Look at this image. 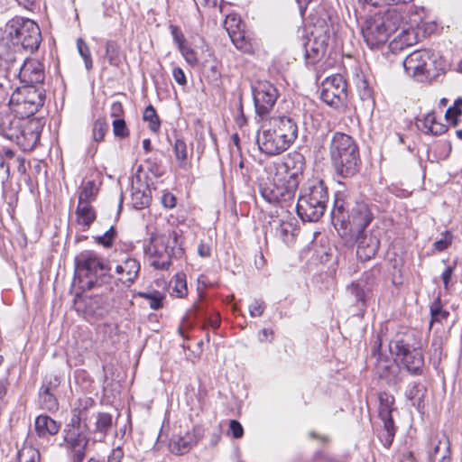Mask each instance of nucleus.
Instances as JSON below:
<instances>
[{"label":"nucleus","instance_id":"nucleus-55","mask_svg":"<svg viewBox=\"0 0 462 462\" xmlns=\"http://www.w3.org/2000/svg\"><path fill=\"white\" fill-rule=\"evenodd\" d=\"M416 28L418 32H420L422 33L423 37H426L434 33L438 28V25L433 21L421 19L420 23H417Z\"/></svg>","mask_w":462,"mask_h":462},{"label":"nucleus","instance_id":"nucleus-41","mask_svg":"<svg viewBox=\"0 0 462 462\" xmlns=\"http://www.w3.org/2000/svg\"><path fill=\"white\" fill-rule=\"evenodd\" d=\"M440 298V295L437 296V298L430 304V325H432L433 322H441L442 320L447 319L449 316V312L443 309V304Z\"/></svg>","mask_w":462,"mask_h":462},{"label":"nucleus","instance_id":"nucleus-38","mask_svg":"<svg viewBox=\"0 0 462 462\" xmlns=\"http://www.w3.org/2000/svg\"><path fill=\"white\" fill-rule=\"evenodd\" d=\"M245 27V23L236 14H229L226 16L224 28L227 32L229 38H232L236 33L243 32Z\"/></svg>","mask_w":462,"mask_h":462},{"label":"nucleus","instance_id":"nucleus-35","mask_svg":"<svg viewBox=\"0 0 462 462\" xmlns=\"http://www.w3.org/2000/svg\"><path fill=\"white\" fill-rule=\"evenodd\" d=\"M152 201L150 190L148 189H141L139 188L133 189L131 194V202L136 209H142L149 207Z\"/></svg>","mask_w":462,"mask_h":462},{"label":"nucleus","instance_id":"nucleus-52","mask_svg":"<svg viewBox=\"0 0 462 462\" xmlns=\"http://www.w3.org/2000/svg\"><path fill=\"white\" fill-rule=\"evenodd\" d=\"M454 236L451 231L446 230L441 234V238L436 240L433 247L437 252H443L448 249L453 242Z\"/></svg>","mask_w":462,"mask_h":462},{"label":"nucleus","instance_id":"nucleus-47","mask_svg":"<svg viewBox=\"0 0 462 462\" xmlns=\"http://www.w3.org/2000/svg\"><path fill=\"white\" fill-rule=\"evenodd\" d=\"M462 115V98L455 100L453 106H449L445 112V117L453 126L458 124V118Z\"/></svg>","mask_w":462,"mask_h":462},{"label":"nucleus","instance_id":"nucleus-19","mask_svg":"<svg viewBox=\"0 0 462 462\" xmlns=\"http://www.w3.org/2000/svg\"><path fill=\"white\" fill-rule=\"evenodd\" d=\"M140 268V263L133 257H127L117 263L115 268L116 285L131 287L138 277Z\"/></svg>","mask_w":462,"mask_h":462},{"label":"nucleus","instance_id":"nucleus-51","mask_svg":"<svg viewBox=\"0 0 462 462\" xmlns=\"http://www.w3.org/2000/svg\"><path fill=\"white\" fill-rule=\"evenodd\" d=\"M113 134L116 137L125 139L130 135V131L124 118L114 119L112 122Z\"/></svg>","mask_w":462,"mask_h":462},{"label":"nucleus","instance_id":"nucleus-20","mask_svg":"<svg viewBox=\"0 0 462 462\" xmlns=\"http://www.w3.org/2000/svg\"><path fill=\"white\" fill-rule=\"evenodd\" d=\"M60 384L57 376L45 377L39 391V404L42 409L53 412L59 409V402L55 391Z\"/></svg>","mask_w":462,"mask_h":462},{"label":"nucleus","instance_id":"nucleus-25","mask_svg":"<svg viewBox=\"0 0 462 462\" xmlns=\"http://www.w3.org/2000/svg\"><path fill=\"white\" fill-rule=\"evenodd\" d=\"M24 118L15 116L12 112L0 113V134L15 143L18 130Z\"/></svg>","mask_w":462,"mask_h":462},{"label":"nucleus","instance_id":"nucleus-49","mask_svg":"<svg viewBox=\"0 0 462 462\" xmlns=\"http://www.w3.org/2000/svg\"><path fill=\"white\" fill-rule=\"evenodd\" d=\"M40 453L32 446H25L18 452V462H39Z\"/></svg>","mask_w":462,"mask_h":462},{"label":"nucleus","instance_id":"nucleus-60","mask_svg":"<svg viewBox=\"0 0 462 462\" xmlns=\"http://www.w3.org/2000/svg\"><path fill=\"white\" fill-rule=\"evenodd\" d=\"M210 56L213 58V60L208 67L210 74L208 75V77H210L213 80H218L221 78V64L218 60H217L214 54H210Z\"/></svg>","mask_w":462,"mask_h":462},{"label":"nucleus","instance_id":"nucleus-3","mask_svg":"<svg viewBox=\"0 0 462 462\" xmlns=\"http://www.w3.org/2000/svg\"><path fill=\"white\" fill-rule=\"evenodd\" d=\"M301 171L291 166L289 159L274 162L270 167L269 181L262 189L263 198L281 208H291L300 184Z\"/></svg>","mask_w":462,"mask_h":462},{"label":"nucleus","instance_id":"nucleus-33","mask_svg":"<svg viewBox=\"0 0 462 462\" xmlns=\"http://www.w3.org/2000/svg\"><path fill=\"white\" fill-rule=\"evenodd\" d=\"M194 443L195 439L193 434L187 433L183 437H179L176 439H172L170 443V448L172 453L182 455L187 453Z\"/></svg>","mask_w":462,"mask_h":462},{"label":"nucleus","instance_id":"nucleus-31","mask_svg":"<svg viewBox=\"0 0 462 462\" xmlns=\"http://www.w3.org/2000/svg\"><path fill=\"white\" fill-rule=\"evenodd\" d=\"M379 408L378 415L383 422L393 421V411L395 410L393 407L394 397L385 392L380 393L378 396Z\"/></svg>","mask_w":462,"mask_h":462},{"label":"nucleus","instance_id":"nucleus-58","mask_svg":"<svg viewBox=\"0 0 462 462\" xmlns=\"http://www.w3.org/2000/svg\"><path fill=\"white\" fill-rule=\"evenodd\" d=\"M161 202L165 208L171 209L176 207L177 198L173 193L163 190Z\"/></svg>","mask_w":462,"mask_h":462},{"label":"nucleus","instance_id":"nucleus-18","mask_svg":"<svg viewBox=\"0 0 462 462\" xmlns=\"http://www.w3.org/2000/svg\"><path fill=\"white\" fill-rule=\"evenodd\" d=\"M375 373L386 381L389 385H397L403 381L404 374L394 360L382 357L379 355L375 365Z\"/></svg>","mask_w":462,"mask_h":462},{"label":"nucleus","instance_id":"nucleus-32","mask_svg":"<svg viewBox=\"0 0 462 462\" xmlns=\"http://www.w3.org/2000/svg\"><path fill=\"white\" fill-rule=\"evenodd\" d=\"M235 47L245 54L253 55L255 51L254 39L244 30L230 38Z\"/></svg>","mask_w":462,"mask_h":462},{"label":"nucleus","instance_id":"nucleus-42","mask_svg":"<svg viewBox=\"0 0 462 462\" xmlns=\"http://www.w3.org/2000/svg\"><path fill=\"white\" fill-rule=\"evenodd\" d=\"M120 52L117 42L109 40L106 42V57L110 65L118 67L121 64Z\"/></svg>","mask_w":462,"mask_h":462},{"label":"nucleus","instance_id":"nucleus-4","mask_svg":"<svg viewBox=\"0 0 462 462\" xmlns=\"http://www.w3.org/2000/svg\"><path fill=\"white\" fill-rule=\"evenodd\" d=\"M332 167L341 178H352L361 168L362 161L358 144L349 134L336 132L329 143Z\"/></svg>","mask_w":462,"mask_h":462},{"label":"nucleus","instance_id":"nucleus-61","mask_svg":"<svg viewBox=\"0 0 462 462\" xmlns=\"http://www.w3.org/2000/svg\"><path fill=\"white\" fill-rule=\"evenodd\" d=\"M198 289H209L219 286L217 281H212L208 274H200L198 278Z\"/></svg>","mask_w":462,"mask_h":462},{"label":"nucleus","instance_id":"nucleus-13","mask_svg":"<svg viewBox=\"0 0 462 462\" xmlns=\"http://www.w3.org/2000/svg\"><path fill=\"white\" fill-rule=\"evenodd\" d=\"M432 59L433 53L430 50H417L404 59L403 67L409 76L422 82L430 76Z\"/></svg>","mask_w":462,"mask_h":462},{"label":"nucleus","instance_id":"nucleus-62","mask_svg":"<svg viewBox=\"0 0 462 462\" xmlns=\"http://www.w3.org/2000/svg\"><path fill=\"white\" fill-rule=\"evenodd\" d=\"M110 116L117 119L124 118L125 116V108L120 101H114L110 106Z\"/></svg>","mask_w":462,"mask_h":462},{"label":"nucleus","instance_id":"nucleus-57","mask_svg":"<svg viewBox=\"0 0 462 462\" xmlns=\"http://www.w3.org/2000/svg\"><path fill=\"white\" fill-rule=\"evenodd\" d=\"M265 310V303L261 300H254L249 305V312L252 317H261Z\"/></svg>","mask_w":462,"mask_h":462},{"label":"nucleus","instance_id":"nucleus-27","mask_svg":"<svg viewBox=\"0 0 462 462\" xmlns=\"http://www.w3.org/2000/svg\"><path fill=\"white\" fill-rule=\"evenodd\" d=\"M418 128L426 134L441 135L448 131V126L441 123L435 112L428 113L419 120Z\"/></svg>","mask_w":462,"mask_h":462},{"label":"nucleus","instance_id":"nucleus-39","mask_svg":"<svg viewBox=\"0 0 462 462\" xmlns=\"http://www.w3.org/2000/svg\"><path fill=\"white\" fill-rule=\"evenodd\" d=\"M443 446L450 448L448 438L444 433H438L431 437L427 447L428 457L440 452Z\"/></svg>","mask_w":462,"mask_h":462},{"label":"nucleus","instance_id":"nucleus-21","mask_svg":"<svg viewBox=\"0 0 462 462\" xmlns=\"http://www.w3.org/2000/svg\"><path fill=\"white\" fill-rule=\"evenodd\" d=\"M91 291H80L74 295V308L85 316L102 315L100 311L101 298Z\"/></svg>","mask_w":462,"mask_h":462},{"label":"nucleus","instance_id":"nucleus-5","mask_svg":"<svg viewBox=\"0 0 462 462\" xmlns=\"http://www.w3.org/2000/svg\"><path fill=\"white\" fill-rule=\"evenodd\" d=\"M328 201L325 181L317 176L308 179L300 189L296 211L303 221L316 222L324 215Z\"/></svg>","mask_w":462,"mask_h":462},{"label":"nucleus","instance_id":"nucleus-23","mask_svg":"<svg viewBox=\"0 0 462 462\" xmlns=\"http://www.w3.org/2000/svg\"><path fill=\"white\" fill-rule=\"evenodd\" d=\"M353 239L357 244L356 256L363 262L374 258L380 248V240L375 236L363 233L354 236Z\"/></svg>","mask_w":462,"mask_h":462},{"label":"nucleus","instance_id":"nucleus-64","mask_svg":"<svg viewBox=\"0 0 462 462\" xmlns=\"http://www.w3.org/2000/svg\"><path fill=\"white\" fill-rule=\"evenodd\" d=\"M172 77L180 86H186L188 83L186 75L180 67H173Z\"/></svg>","mask_w":462,"mask_h":462},{"label":"nucleus","instance_id":"nucleus-24","mask_svg":"<svg viewBox=\"0 0 462 462\" xmlns=\"http://www.w3.org/2000/svg\"><path fill=\"white\" fill-rule=\"evenodd\" d=\"M64 439L73 454V462H82L86 456L88 438L81 432L69 430Z\"/></svg>","mask_w":462,"mask_h":462},{"label":"nucleus","instance_id":"nucleus-7","mask_svg":"<svg viewBox=\"0 0 462 462\" xmlns=\"http://www.w3.org/2000/svg\"><path fill=\"white\" fill-rule=\"evenodd\" d=\"M75 279L79 280L78 289L103 287L112 279L105 269L102 258L94 251H82L75 257Z\"/></svg>","mask_w":462,"mask_h":462},{"label":"nucleus","instance_id":"nucleus-8","mask_svg":"<svg viewBox=\"0 0 462 462\" xmlns=\"http://www.w3.org/2000/svg\"><path fill=\"white\" fill-rule=\"evenodd\" d=\"M7 35L15 46L33 52L42 42L39 25L29 18L15 16L6 24Z\"/></svg>","mask_w":462,"mask_h":462},{"label":"nucleus","instance_id":"nucleus-46","mask_svg":"<svg viewBox=\"0 0 462 462\" xmlns=\"http://www.w3.org/2000/svg\"><path fill=\"white\" fill-rule=\"evenodd\" d=\"M117 236V231L114 226H110V228L105 232L102 236H94V242L102 245L105 248H111L114 245L115 239Z\"/></svg>","mask_w":462,"mask_h":462},{"label":"nucleus","instance_id":"nucleus-53","mask_svg":"<svg viewBox=\"0 0 462 462\" xmlns=\"http://www.w3.org/2000/svg\"><path fill=\"white\" fill-rule=\"evenodd\" d=\"M80 335L82 336V338L80 340H76V346L77 348L81 352L85 353L93 348V339L91 333L88 330H81Z\"/></svg>","mask_w":462,"mask_h":462},{"label":"nucleus","instance_id":"nucleus-16","mask_svg":"<svg viewBox=\"0 0 462 462\" xmlns=\"http://www.w3.org/2000/svg\"><path fill=\"white\" fill-rule=\"evenodd\" d=\"M383 23L374 15L367 19L362 28L363 37L371 49L383 46L391 36Z\"/></svg>","mask_w":462,"mask_h":462},{"label":"nucleus","instance_id":"nucleus-36","mask_svg":"<svg viewBox=\"0 0 462 462\" xmlns=\"http://www.w3.org/2000/svg\"><path fill=\"white\" fill-rule=\"evenodd\" d=\"M98 189L94 180L87 181L79 192L78 204H92L96 200Z\"/></svg>","mask_w":462,"mask_h":462},{"label":"nucleus","instance_id":"nucleus-54","mask_svg":"<svg viewBox=\"0 0 462 462\" xmlns=\"http://www.w3.org/2000/svg\"><path fill=\"white\" fill-rule=\"evenodd\" d=\"M407 397L412 402L413 406L420 407V402L423 399L424 393L422 386L419 384H413L407 392Z\"/></svg>","mask_w":462,"mask_h":462},{"label":"nucleus","instance_id":"nucleus-17","mask_svg":"<svg viewBox=\"0 0 462 462\" xmlns=\"http://www.w3.org/2000/svg\"><path fill=\"white\" fill-rule=\"evenodd\" d=\"M19 78L25 86L43 84L45 79V66L42 61L33 58L24 60L19 71Z\"/></svg>","mask_w":462,"mask_h":462},{"label":"nucleus","instance_id":"nucleus-56","mask_svg":"<svg viewBox=\"0 0 462 462\" xmlns=\"http://www.w3.org/2000/svg\"><path fill=\"white\" fill-rule=\"evenodd\" d=\"M429 462H451V450L450 448L443 446L440 452L428 457Z\"/></svg>","mask_w":462,"mask_h":462},{"label":"nucleus","instance_id":"nucleus-50","mask_svg":"<svg viewBox=\"0 0 462 462\" xmlns=\"http://www.w3.org/2000/svg\"><path fill=\"white\" fill-rule=\"evenodd\" d=\"M77 47L80 56L84 60L86 69H91L93 68V60L88 45L83 39L79 38L77 40Z\"/></svg>","mask_w":462,"mask_h":462},{"label":"nucleus","instance_id":"nucleus-43","mask_svg":"<svg viewBox=\"0 0 462 462\" xmlns=\"http://www.w3.org/2000/svg\"><path fill=\"white\" fill-rule=\"evenodd\" d=\"M108 123L106 117L97 118L92 127V138L96 143L104 142L105 136L108 132Z\"/></svg>","mask_w":462,"mask_h":462},{"label":"nucleus","instance_id":"nucleus-15","mask_svg":"<svg viewBox=\"0 0 462 462\" xmlns=\"http://www.w3.org/2000/svg\"><path fill=\"white\" fill-rule=\"evenodd\" d=\"M43 128L39 118H24L18 130L15 143L23 151H32L40 142Z\"/></svg>","mask_w":462,"mask_h":462},{"label":"nucleus","instance_id":"nucleus-2","mask_svg":"<svg viewBox=\"0 0 462 462\" xmlns=\"http://www.w3.org/2000/svg\"><path fill=\"white\" fill-rule=\"evenodd\" d=\"M331 219L339 236L348 242L353 239L354 236L365 233L374 220V214L366 202L352 203L347 194L337 191Z\"/></svg>","mask_w":462,"mask_h":462},{"label":"nucleus","instance_id":"nucleus-1","mask_svg":"<svg viewBox=\"0 0 462 462\" xmlns=\"http://www.w3.org/2000/svg\"><path fill=\"white\" fill-rule=\"evenodd\" d=\"M259 125L256 143L260 152L267 156H277L287 150L298 138L296 121L284 114L255 120Z\"/></svg>","mask_w":462,"mask_h":462},{"label":"nucleus","instance_id":"nucleus-12","mask_svg":"<svg viewBox=\"0 0 462 462\" xmlns=\"http://www.w3.org/2000/svg\"><path fill=\"white\" fill-rule=\"evenodd\" d=\"M320 98L332 107L344 106L347 99V82L341 74H333L322 81Z\"/></svg>","mask_w":462,"mask_h":462},{"label":"nucleus","instance_id":"nucleus-29","mask_svg":"<svg viewBox=\"0 0 462 462\" xmlns=\"http://www.w3.org/2000/svg\"><path fill=\"white\" fill-rule=\"evenodd\" d=\"M60 424L47 415H39L35 419L34 429L40 438H49L56 435Z\"/></svg>","mask_w":462,"mask_h":462},{"label":"nucleus","instance_id":"nucleus-30","mask_svg":"<svg viewBox=\"0 0 462 462\" xmlns=\"http://www.w3.org/2000/svg\"><path fill=\"white\" fill-rule=\"evenodd\" d=\"M376 16L384 22L385 28L390 34L394 33L403 23V16L396 8L388 9L383 14H377Z\"/></svg>","mask_w":462,"mask_h":462},{"label":"nucleus","instance_id":"nucleus-22","mask_svg":"<svg viewBox=\"0 0 462 462\" xmlns=\"http://www.w3.org/2000/svg\"><path fill=\"white\" fill-rule=\"evenodd\" d=\"M169 29L173 42L177 46V49L183 57L184 60L190 67H196L199 64V55L197 51L190 45L178 25L171 24Z\"/></svg>","mask_w":462,"mask_h":462},{"label":"nucleus","instance_id":"nucleus-63","mask_svg":"<svg viewBox=\"0 0 462 462\" xmlns=\"http://www.w3.org/2000/svg\"><path fill=\"white\" fill-rule=\"evenodd\" d=\"M229 430L235 439H240L244 435V429L241 423L236 420L229 422Z\"/></svg>","mask_w":462,"mask_h":462},{"label":"nucleus","instance_id":"nucleus-48","mask_svg":"<svg viewBox=\"0 0 462 462\" xmlns=\"http://www.w3.org/2000/svg\"><path fill=\"white\" fill-rule=\"evenodd\" d=\"M95 425L97 432L103 434V436L106 435L112 428V416L106 412H99L97 415Z\"/></svg>","mask_w":462,"mask_h":462},{"label":"nucleus","instance_id":"nucleus-37","mask_svg":"<svg viewBox=\"0 0 462 462\" xmlns=\"http://www.w3.org/2000/svg\"><path fill=\"white\" fill-rule=\"evenodd\" d=\"M173 152L179 167L185 168L191 155L184 140L176 139L173 144Z\"/></svg>","mask_w":462,"mask_h":462},{"label":"nucleus","instance_id":"nucleus-14","mask_svg":"<svg viewBox=\"0 0 462 462\" xmlns=\"http://www.w3.org/2000/svg\"><path fill=\"white\" fill-rule=\"evenodd\" d=\"M329 35L324 30L316 29L310 36L302 38L305 59L310 64H316L326 54Z\"/></svg>","mask_w":462,"mask_h":462},{"label":"nucleus","instance_id":"nucleus-59","mask_svg":"<svg viewBox=\"0 0 462 462\" xmlns=\"http://www.w3.org/2000/svg\"><path fill=\"white\" fill-rule=\"evenodd\" d=\"M172 289H187L186 274L183 272L177 273L170 282Z\"/></svg>","mask_w":462,"mask_h":462},{"label":"nucleus","instance_id":"nucleus-28","mask_svg":"<svg viewBox=\"0 0 462 462\" xmlns=\"http://www.w3.org/2000/svg\"><path fill=\"white\" fill-rule=\"evenodd\" d=\"M75 216L77 225L81 227L82 231H87L96 221L97 213L92 204H78Z\"/></svg>","mask_w":462,"mask_h":462},{"label":"nucleus","instance_id":"nucleus-11","mask_svg":"<svg viewBox=\"0 0 462 462\" xmlns=\"http://www.w3.org/2000/svg\"><path fill=\"white\" fill-rule=\"evenodd\" d=\"M280 94L268 80H258L253 88L255 120L272 116Z\"/></svg>","mask_w":462,"mask_h":462},{"label":"nucleus","instance_id":"nucleus-9","mask_svg":"<svg viewBox=\"0 0 462 462\" xmlns=\"http://www.w3.org/2000/svg\"><path fill=\"white\" fill-rule=\"evenodd\" d=\"M45 92L42 88L34 86H23L17 88L11 95L9 100L10 111L23 118H32L43 106Z\"/></svg>","mask_w":462,"mask_h":462},{"label":"nucleus","instance_id":"nucleus-45","mask_svg":"<svg viewBox=\"0 0 462 462\" xmlns=\"http://www.w3.org/2000/svg\"><path fill=\"white\" fill-rule=\"evenodd\" d=\"M383 423V428L379 433V439L383 445L389 448L393 441L396 427L394 425V421H385Z\"/></svg>","mask_w":462,"mask_h":462},{"label":"nucleus","instance_id":"nucleus-34","mask_svg":"<svg viewBox=\"0 0 462 462\" xmlns=\"http://www.w3.org/2000/svg\"><path fill=\"white\" fill-rule=\"evenodd\" d=\"M143 120L147 123L149 130L153 134H158L161 130L162 121L154 106L150 104L143 112Z\"/></svg>","mask_w":462,"mask_h":462},{"label":"nucleus","instance_id":"nucleus-26","mask_svg":"<svg viewBox=\"0 0 462 462\" xmlns=\"http://www.w3.org/2000/svg\"><path fill=\"white\" fill-rule=\"evenodd\" d=\"M289 216L286 219L281 220L279 226L276 228V235L286 244L291 245L295 242L296 236L300 232L297 219L292 217L287 209Z\"/></svg>","mask_w":462,"mask_h":462},{"label":"nucleus","instance_id":"nucleus-6","mask_svg":"<svg viewBox=\"0 0 462 462\" xmlns=\"http://www.w3.org/2000/svg\"><path fill=\"white\" fill-rule=\"evenodd\" d=\"M180 231L176 227L152 234L143 247L150 264L157 270H167L171 265L175 247L180 245Z\"/></svg>","mask_w":462,"mask_h":462},{"label":"nucleus","instance_id":"nucleus-44","mask_svg":"<svg viewBox=\"0 0 462 462\" xmlns=\"http://www.w3.org/2000/svg\"><path fill=\"white\" fill-rule=\"evenodd\" d=\"M137 296L147 300L152 310H159L162 307L164 296L159 291H139Z\"/></svg>","mask_w":462,"mask_h":462},{"label":"nucleus","instance_id":"nucleus-10","mask_svg":"<svg viewBox=\"0 0 462 462\" xmlns=\"http://www.w3.org/2000/svg\"><path fill=\"white\" fill-rule=\"evenodd\" d=\"M390 351L411 374H422L424 357L420 346H415L404 337L396 338L389 344Z\"/></svg>","mask_w":462,"mask_h":462},{"label":"nucleus","instance_id":"nucleus-40","mask_svg":"<svg viewBox=\"0 0 462 462\" xmlns=\"http://www.w3.org/2000/svg\"><path fill=\"white\" fill-rule=\"evenodd\" d=\"M418 42L417 32L413 28L403 29L399 35L393 40L394 44L400 45V48L410 47Z\"/></svg>","mask_w":462,"mask_h":462}]
</instances>
